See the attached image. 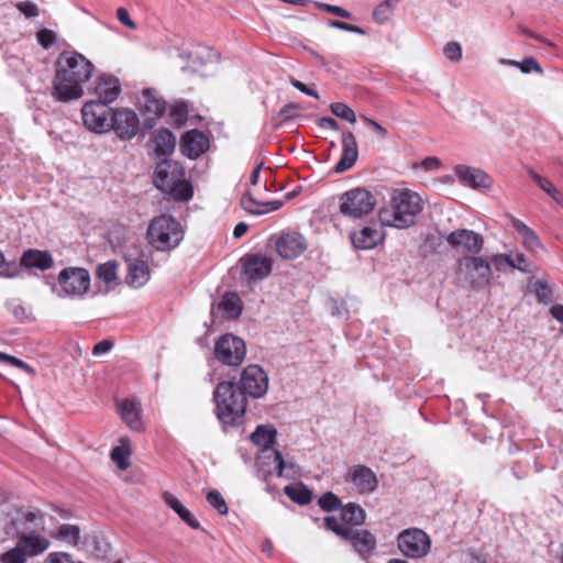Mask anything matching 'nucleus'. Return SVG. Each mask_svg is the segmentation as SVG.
I'll list each match as a JSON object with an SVG mask.
<instances>
[{
	"label": "nucleus",
	"instance_id": "obj_35",
	"mask_svg": "<svg viewBox=\"0 0 563 563\" xmlns=\"http://www.w3.org/2000/svg\"><path fill=\"white\" fill-rule=\"evenodd\" d=\"M341 519L351 526H362L366 519L365 510L355 503H347L341 507Z\"/></svg>",
	"mask_w": 563,
	"mask_h": 563
},
{
	"label": "nucleus",
	"instance_id": "obj_15",
	"mask_svg": "<svg viewBox=\"0 0 563 563\" xmlns=\"http://www.w3.org/2000/svg\"><path fill=\"white\" fill-rule=\"evenodd\" d=\"M443 238L452 249L463 253L478 254L484 246L483 235L468 229L454 230Z\"/></svg>",
	"mask_w": 563,
	"mask_h": 563
},
{
	"label": "nucleus",
	"instance_id": "obj_38",
	"mask_svg": "<svg viewBox=\"0 0 563 563\" xmlns=\"http://www.w3.org/2000/svg\"><path fill=\"white\" fill-rule=\"evenodd\" d=\"M218 307L231 319H238L243 310L242 300L235 292L225 294Z\"/></svg>",
	"mask_w": 563,
	"mask_h": 563
},
{
	"label": "nucleus",
	"instance_id": "obj_24",
	"mask_svg": "<svg viewBox=\"0 0 563 563\" xmlns=\"http://www.w3.org/2000/svg\"><path fill=\"white\" fill-rule=\"evenodd\" d=\"M93 92L97 97L95 101H102L109 106L121 92L119 79L111 75H101L97 79Z\"/></svg>",
	"mask_w": 563,
	"mask_h": 563
},
{
	"label": "nucleus",
	"instance_id": "obj_62",
	"mask_svg": "<svg viewBox=\"0 0 563 563\" xmlns=\"http://www.w3.org/2000/svg\"><path fill=\"white\" fill-rule=\"evenodd\" d=\"M361 118L369 128H372L379 135L380 139L387 137L388 132L380 123L366 115H362Z\"/></svg>",
	"mask_w": 563,
	"mask_h": 563
},
{
	"label": "nucleus",
	"instance_id": "obj_51",
	"mask_svg": "<svg viewBox=\"0 0 563 563\" xmlns=\"http://www.w3.org/2000/svg\"><path fill=\"white\" fill-rule=\"evenodd\" d=\"M0 362H4L18 368H21L30 375H34L35 373L34 369L22 360L2 352H0Z\"/></svg>",
	"mask_w": 563,
	"mask_h": 563
},
{
	"label": "nucleus",
	"instance_id": "obj_32",
	"mask_svg": "<svg viewBox=\"0 0 563 563\" xmlns=\"http://www.w3.org/2000/svg\"><path fill=\"white\" fill-rule=\"evenodd\" d=\"M277 430L273 424H260L251 434V441L261 450L273 448L276 442Z\"/></svg>",
	"mask_w": 563,
	"mask_h": 563
},
{
	"label": "nucleus",
	"instance_id": "obj_28",
	"mask_svg": "<svg viewBox=\"0 0 563 563\" xmlns=\"http://www.w3.org/2000/svg\"><path fill=\"white\" fill-rule=\"evenodd\" d=\"M128 274L126 284L132 287H142L150 279V268L147 263L142 258L126 260Z\"/></svg>",
	"mask_w": 563,
	"mask_h": 563
},
{
	"label": "nucleus",
	"instance_id": "obj_1",
	"mask_svg": "<svg viewBox=\"0 0 563 563\" xmlns=\"http://www.w3.org/2000/svg\"><path fill=\"white\" fill-rule=\"evenodd\" d=\"M93 64L77 52H63L56 60L52 97L59 102H69L84 96L82 84L93 73Z\"/></svg>",
	"mask_w": 563,
	"mask_h": 563
},
{
	"label": "nucleus",
	"instance_id": "obj_56",
	"mask_svg": "<svg viewBox=\"0 0 563 563\" xmlns=\"http://www.w3.org/2000/svg\"><path fill=\"white\" fill-rule=\"evenodd\" d=\"M300 110H301V107L298 103L290 102V103L285 104L279 110L278 114L286 121V120H291V119L297 118L299 115Z\"/></svg>",
	"mask_w": 563,
	"mask_h": 563
},
{
	"label": "nucleus",
	"instance_id": "obj_16",
	"mask_svg": "<svg viewBox=\"0 0 563 563\" xmlns=\"http://www.w3.org/2000/svg\"><path fill=\"white\" fill-rule=\"evenodd\" d=\"M111 130L120 140L129 141L139 133L140 119L133 110L126 108L113 110Z\"/></svg>",
	"mask_w": 563,
	"mask_h": 563
},
{
	"label": "nucleus",
	"instance_id": "obj_6",
	"mask_svg": "<svg viewBox=\"0 0 563 563\" xmlns=\"http://www.w3.org/2000/svg\"><path fill=\"white\" fill-rule=\"evenodd\" d=\"M340 212L350 219H362L376 207L375 196L366 188L356 187L343 192L339 198Z\"/></svg>",
	"mask_w": 563,
	"mask_h": 563
},
{
	"label": "nucleus",
	"instance_id": "obj_64",
	"mask_svg": "<svg viewBox=\"0 0 563 563\" xmlns=\"http://www.w3.org/2000/svg\"><path fill=\"white\" fill-rule=\"evenodd\" d=\"M113 346V343L110 340L99 341L92 349V353L95 355H101L109 352Z\"/></svg>",
	"mask_w": 563,
	"mask_h": 563
},
{
	"label": "nucleus",
	"instance_id": "obj_43",
	"mask_svg": "<svg viewBox=\"0 0 563 563\" xmlns=\"http://www.w3.org/2000/svg\"><path fill=\"white\" fill-rule=\"evenodd\" d=\"M395 2L385 0L380 2L373 11V19L376 23L383 24L389 20L393 14Z\"/></svg>",
	"mask_w": 563,
	"mask_h": 563
},
{
	"label": "nucleus",
	"instance_id": "obj_12",
	"mask_svg": "<svg viewBox=\"0 0 563 563\" xmlns=\"http://www.w3.org/2000/svg\"><path fill=\"white\" fill-rule=\"evenodd\" d=\"M460 273L465 274L472 288H482L492 279L490 263L482 256H463L459 261Z\"/></svg>",
	"mask_w": 563,
	"mask_h": 563
},
{
	"label": "nucleus",
	"instance_id": "obj_39",
	"mask_svg": "<svg viewBox=\"0 0 563 563\" xmlns=\"http://www.w3.org/2000/svg\"><path fill=\"white\" fill-rule=\"evenodd\" d=\"M117 271H118L117 262L108 261V262L99 264L97 266L96 276L98 279L104 282L106 284H110L117 279V277H118Z\"/></svg>",
	"mask_w": 563,
	"mask_h": 563
},
{
	"label": "nucleus",
	"instance_id": "obj_34",
	"mask_svg": "<svg viewBox=\"0 0 563 563\" xmlns=\"http://www.w3.org/2000/svg\"><path fill=\"white\" fill-rule=\"evenodd\" d=\"M163 499L190 528L198 529L200 527L199 521L173 494L165 492Z\"/></svg>",
	"mask_w": 563,
	"mask_h": 563
},
{
	"label": "nucleus",
	"instance_id": "obj_31",
	"mask_svg": "<svg viewBox=\"0 0 563 563\" xmlns=\"http://www.w3.org/2000/svg\"><path fill=\"white\" fill-rule=\"evenodd\" d=\"M152 142L157 156H168L175 150L176 136L168 129H159L153 133Z\"/></svg>",
	"mask_w": 563,
	"mask_h": 563
},
{
	"label": "nucleus",
	"instance_id": "obj_59",
	"mask_svg": "<svg viewBox=\"0 0 563 563\" xmlns=\"http://www.w3.org/2000/svg\"><path fill=\"white\" fill-rule=\"evenodd\" d=\"M518 67L520 68V70L523 74H529L532 70L538 71V73H542L541 66L539 65L537 59H534L533 57L525 58L521 63H519Z\"/></svg>",
	"mask_w": 563,
	"mask_h": 563
},
{
	"label": "nucleus",
	"instance_id": "obj_21",
	"mask_svg": "<svg viewBox=\"0 0 563 563\" xmlns=\"http://www.w3.org/2000/svg\"><path fill=\"white\" fill-rule=\"evenodd\" d=\"M256 464L265 475L275 473L278 477L284 476V470L287 466L282 453L274 448L260 450Z\"/></svg>",
	"mask_w": 563,
	"mask_h": 563
},
{
	"label": "nucleus",
	"instance_id": "obj_49",
	"mask_svg": "<svg viewBox=\"0 0 563 563\" xmlns=\"http://www.w3.org/2000/svg\"><path fill=\"white\" fill-rule=\"evenodd\" d=\"M323 523H324V527L328 530L332 531L333 533H335L340 538L343 539V537L346 536V531H347L349 527L340 523V521L338 520L336 517H334V516H327L323 519Z\"/></svg>",
	"mask_w": 563,
	"mask_h": 563
},
{
	"label": "nucleus",
	"instance_id": "obj_22",
	"mask_svg": "<svg viewBox=\"0 0 563 563\" xmlns=\"http://www.w3.org/2000/svg\"><path fill=\"white\" fill-rule=\"evenodd\" d=\"M342 153L340 161L334 167L335 173L341 174L351 169L358 158V146L354 134L351 131L342 133Z\"/></svg>",
	"mask_w": 563,
	"mask_h": 563
},
{
	"label": "nucleus",
	"instance_id": "obj_9",
	"mask_svg": "<svg viewBox=\"0 0 563 563\" xmlns=\"http://www.w3.org/2000/svg\"><path fill=\"white\" fill-rule=\"evenodd\" d=\"M397 545L406 558L421 559L429 553L431 539L423 530L409 528L398 534Z\"/></svg>",
	"mask_w": 563,
	"mask_h": 563
},
{
	"label": "nucleus",
	"instance_id": "obj_48",
	"mask_svg": "<svg viewBox=\"0 0 563 563\" xmlns=\"http://www.w3.org/2000/svg\"><path fill=\"white\" fill-rule=\"evenodd\" d=\"M242 208L251 214H265L266 210H262V202L253 198L251 194H245L241 198Z\"/></svg>",
	"mask_w": 563,
	"mask_h": 563
},
{
	"label": "nucleus",
	"instance_id": "obj_10",
	"mask_svg": "<svg viewBox=\"0 0 563 563\" xmlns=\"http://www.w3.org/2000/svg\"><path fill=\"white\" fill-rule=\"evenodd\" d=\"M113 109L102 101H88L82 106L81 117L85 126L95 133L111 130Z\"/></svg>",
	"mask_w": 563,
	"mask_h": 563
},
{
	"label": "nucleus",
	"instance_id": "obj_5",
	"mask_svg": "<svg viewBox=\"0 0 563 563\" xmlns=\"http://www.w3.org/2000/svg\"><path fill=\"white\" fill-rule=\"evenodd\" d=\"M148 243L157 251H170L183 241L184 232L180 223L170 214H161L150 222L147 228Z\"/></svg>",
	"mask_w": 563,
	"mask_h": 563
},
{
	"label": "nucleus",
	"instance_id": "obj_36",
	"mask_svg": "<svg viewBox=\"0 0 563 563\" xmlns=\"http://www.w3.org/2000/svg\"><path fill=\"white\" fill-rule=\"evenodd\" d=\"M284 493L291 501L300 506H306L312 500L311 490L301 482L285 486Z\"/></svg>",
	"mask_w": 563,
	"mask_h": 563
},
{
	"label": "nucleus",
	"instance_id": "obj_23",
	"mask_svg": "<svg viewBox=\"0 0 563 563\" xmlns=\"http://www.w3.org/2000/svg\"><path fill=\"white\" fill-rule=\"evenodd\" d=\"M142 99V110L148 115L143 124L145 129H152L155 125V120L165 113L166 102L157 97L152 89L144 90Z\"/></svg>",
	"mask_w": 563,
	"mask_h": 563
},
{
	"label": "nucleus",
	"instance_id": "obj_46",
	"mask_svg": "<svg viewBox=\"0 0 563 563\" xmlns=\"http://www.w3.org/2000/svg\"><path fill=\"white\" fill-rule=\"evenodd\" d=\"M188 107L185 102H177L172 106L169 117L175 125L183 126L187 121Z\"/></svg>",
	"mask_w": 563,
	"mask_h": 563
},
{
	"label": "nucleus",
	"instance_id": "obj_2",
	"mask_svg": "<svg viewBox=\"0 0 563 563\" xmlns=\"http://www.w3.org/2000/svg\"><path fill=\"white\" fill-rule=\"evenodd\" d=\"M422 210L423 201L417 192L407 188L394 189L388 203L379 209L378 216L384 225L407 229L417 223Z\"/></svg>",
	"mask_w": 563,
	"mask_h": 563
},
{
	"label": "nucleus",
	"instance_id": "obj_41",
	"mask_svg": "<svg viewBox=\"0 0 563 563\" xmlns=\"http://www.w3.org/2000/svg\"><path fill=\"white\" fill-rule=\"evenodd\" d=\"M490 267H495L497 271H503L505 266H509L514 269H518L522 273H530V269L517 265L509 254H496L490 260Z\"/></svg>",
	"mask_w": 563,
	"mask_h": 563
},
{
	"label": "nucleus",
	"instance_id": "obj_27",
	"mask_svg": "<svg viewBox=\"0 0 563 563\" xmlns=\"http://www.w3.org/2000/svg\"><path fill=\"white\" fill-rule=\"evenodd\" d=\"M15 538L31 558L44 553L51 545V541L44 536V532L34 531L15 536Z\"/></svg>",
	"mask_w": 563,
	"mask_h": 563
},
{
	"label": "nucleus",
	"instance_id": "obj_17",
	"mask_svg": "<svg viewBox=\"0 0 563 563\" xmlns=\"http://www.w3.org/2000/svg\"><path fill=\"white\" fill-rule=\"evenodd\" d=\"M343 540L347 541L353 550L365 560L373 554L377 545L374 533L366 529H355L353 527H349Z\"/></svg>",
	"mask_w": 563,
	"mask_h": 563
},
{
	"label": "nucleus",
	"instance_id": "obj_3",
	"mask_svg": "<svg viewBox=\"0 0 563 563\" xmlns=\"http://www.w3.org/2000/svg\"><path fill=\"white\" fill-rule=\"evenodd\" d=\"M214 413L224 429L244 422L247 407L246 395L234 382H221L213 391Z\"/></svg>",
	"mask_w": 563,
	"mask_h": 563
},
{
	"label": "nucleus",
	"instance_id": "obj_37",
	"mask_svg": "<svg viewBox=\"0 0 563 563\" xmlns=\"http://www.w3.org/2000/svg\"><path fill=\"white\" fill-rule=\"evenodd\" d=\"M80 533H81V530H80L79 526L63 523L57 527L53 537L58 541H62L64 543L76 547L79 543Z\"/></svg>",
	"mask_w": 563,
	"mask_h": 563
},
{
	"label": "nucleus",
	"instance_id": "obj_7",
	"mask_svg": "<svg viewBox=\"0 0 563 563\" xmlns=\"http://www.w3.org/2000/svg\"><path fill=\"white\" fill-rule=\"evenodd\" d=\"M5 533L20 536L29 532H45V518L42 510L22 506L14 509L10 521L5 526Z\"/></svg>",
	"mask_w": 563,
	"mask_h": 563
},
{
	"label": "nucleus",
	"instance_id": "obj_63",
	"mask_svg": "<svg viewBox=\"0 0 563 563\" xmlns=\"http://www.w3.org/2000/svg\"><path fill=\"white\" fill-rule=\"evenodd\" d=\"M317 123L318 126L322 129H330L332 131H338L340 129L339 123L331 117L319 118Z\"/></svg>",
	"mask_w": 563,
	"mask_h": 563
},
{
	"label": "nucleus",
	"instance_id": "obj_19",
	"mask_svg": "<svg viewBox=\"0 0 563 563\" xmlns=\"http://www.w3.org/2000/svg\"><path fill=\"white\" fill-rule=\"evenodd\" d=\"M454 173L463 186L473 189H489L493 185L490 176L479 168L457 165L454 168Z\"/></svg>",
	"mask_w": 563,
	"mask_h": 563
},
{
	"label": "nucleus",
	"instance_id": "obj_53",
	"mask_svg": "<svg viewBox=\"0 0 563 563\" xmlns=\"http://www.w3.org/2000/svg\"><path fill=\"white\" fill-rule=\"evenodd\" d=\"M38 44L47 49L56 42V33L49 29L40 30L36 33Z\"/></svg>",
	"mask_w": 563,
	"mask_h": 563
},
{
	"label": "nucleus",
	"instance_id": "obj_55",
	"mask_svg": "<svg viewBox=\"0 0 563 563\" xmlns=\"http://www.w3.org/2000/svg\"><path fill=\"white\" fill-rule=\"evenodd\" d=\"M15 8L27 19L38 15L40 10L32 1H21L15 4Z\"/></svg>",
	"mask_w": 563,
	"mask_h": 563
},
{
	"label": "nucleus",
	"instance_id": "obj_50",
	"mask_svg": "<svg viewBox=\"0 0 563 563\" xmlns=\"http://www.w3.org/2000/svg\"><path fill=\"white\" fill-rule=\"evenodd\" d=\"M534 290L540 302L548 303L552 300L553 290L545 282L537 280L534 283Z\"/></svg>",
	"mask_w": 563,
	"mask_h": 563
},
{
	"label": "nucleus",
	"instance_id": "obj_4",
	"mask_svg": "<svg viewBox=\"0 0 563 563\" xmlns=\"http://www.w3.org/2000/svg\"><path fill=\"white\" fill-rule=\"evenodd\" d=\"M153 183L164 194L177 201H188L192 198V185L186 180L183 165L176 161L164 159L156 165Z\"/></svg>",
	"mask_w": 563,
	"mask_h": 563
},
{
	"label": "nucleus",
	"instance_id": "obj_57",
	"mask_svg": "<svg viewBox=\"0 0 563 563\" xmlns=\"http://www.w3.org/2000/svg\"><path fill=\"white\" fill-rule=\"evenodd\" d=\"M74 562V558L70 553L68 552H51L44 563H73Z\"/></svg>",
	"mask_w": 563,
	"mask_h": 563
},
{
	"label": "nucleus",
	"instance_id": "obj_42",
	"mask_svg": "<svg viewBox=\"0 0 563 563\" xmlns=\"http://www.w3.org/2000/svg\"><path fill=\"white\" fill-rule=\"evenodd\" d=\"M31 558L25 550L20 545V543L16 541V544L14 548L10 549L9 551L4 552L1 555V562L2 563H25L27 559Z\"/></svg>",
	"mask_w": 563,
	"mask_h": 563
},
{
	"label": "nucleus",
	"instance_id": "obj_29",
	"mask_svg": "<svg viewBox=\"0 0 563 563\" xmlns=\"http://www.w3.org/2000/svg\"><path fill=\"white\" fill-rule=\"evenodd\" d=\"M20 265L26 268L46 271L53 267L54 260L48 251L30 249L22 254Z\"/></svg>",
	"mask_w": 563,
	"mask_h": 563
},
{
	"label": "nucleus",
	"instance_id": "obj_20",
	"mask_svg": "<svg viewBox=\"0 0 563 563\" xmlns=\"http://www.w3.org/2000/svg\"><path fill=\"white\" fill-rule=\"evenodd\" d=\"M209 139L199 130H190L180 139V152L190 159H196L209 148Z\"/></svg>",
	"mask_w": 563,
	"mask_h": 563
},
{
	"label": "nucleus",
	"instance_id": "obj_44",
	"mask_svg": "<svg viewBox=\"0 0 563 563\" xmlns=\"http://www.w3.org/2000/svg\"><path fill=\"white\" fill-rule=\"evenodd\" d=\"M330 110L335 117H338L344 121H347L349 123L353 124L356 122L355 112L344 102L331 103Z\"/></svg>",
	"mask_w": 563,
	"mask_h": 563
},
{
	"label": "nucleus",
	"instance_id": "obj_30",
	"mask_svg": "<svg viewBox=\"0 0 563 563\" xmlns=\"http://www.w3.org/2000/svg\"><path fill=\"white\" fill-rule=\"evenodd\" d=\"M350 240L352 245L357 250H371L374 249L382 240L379 231L371 227H363L358 231L350 233Z\"/></svg>",
	"mask_w": 563,
	"mask_h": 563
},
{
	"label": "nucleus",
	"instance_id": "obj_8",
	"mask_svg": "<svg viewBox=\"0 0 563 563\" xmlns=\"http://www.w3.org/2000/svg\"><path fill=\"white\" fill-rule=\"evenodd\" d=\"M245 355V342L232 333L221 335L214 344V356L223 365L236 367L242 364Z\"/></svg>",
	"mask_w": 563,
	"mask_h": 563
},
{
	"label": "nucleus",
	"instance_id": "obj_13",
	"mask_svg": "<svg viewBox=\"0 0 563 563\" xmlns=\"http://www.w3.org/2000/svg\"><path fill=\"white\" fill-rule=\"evenodd\" d=\"M242 277L250 284H257L268 277L273 271L272 258L260 253H247L241 260Z\"/></svg>",
	"mask_w": 563,
	"mask_h": 563
},
{
	"label": "nucleus",
	"instance_id": "obj_11",
	"mask_svg": "<svg viewBox=\"0 0 563 563\" xmlns=\"http://www.w3.org/2000/svg\"><path fill=\"white\" fill-rule=\"evenodd\" d=\"M59 296L82 297L90 288L89 272L81 267H66L58 274Z\"/></svg>",
	"mask_w": 563,
	"mask_h": 563
},
{
	"label": "nucleus",
	"instance_id": "obj_52",
	"mask_svg": "<svg viewBox=\"0 0 563 563\" xmlns=\"http://www.w3.org/2000/svg\"><path fill=\"white\" fill-rule=\"evenodd\" d=\"M443 54L451 62H460L462 58V46L457 42H449L443 47Z\"/></svg>",
	"mask_w": 563,
	"mask_h": 563
},
{
	"label": "nucleus",
	"instance_id": "obj_26",
	"mask_svg": "<svg viewBox=\"0 0 563 563\" xmlns=\"http://www.w3.org/2000/svg\"><path fill=\"white\" fill-rule=\"evenodd\" d=\"M119 412L126 426L133 431H142L144 429L141 419V402L135 399H124L119 404Z\"/></svg>",
	"mask_w": 563,
	"mask_h": 563
},
{
	"label": "nucleus",
	"instance_id": "obj_60",
	"mask_svg": "<svg viewBox=\"0 0 563 563\" xmlns=\"http://www.w3.org/2000/svg\"><path fill=\"white\" fill-rule=\"evenodd\" d=\"M541 189L549 195L555 202L563 203V195L556 189L550 180L542 184Z\"/></svg>",
	"mask_w": 563,
	"mask_h": 563
},
{
	"label": "nucleus",
	"instance_id": "obj_40",
	"mask_svg": "<svg viewBox=\"0 0 563 563\" xmlns=\"http://www.w3.org/2000/svg\"><path fill=\"white\" fill-rule=\"evenodd\" d=\"M121 445L115 446L111 451V460L117 464V466L124 471L129 467V456L131 454L129 448L124 446V443H128L126 439L120 440Z\"/></svg>",
	"mask_w": 563,
	"mask_h": 563
},
{
	"label": "nucleus",
	"instance_id": "obj_58",
	"mask_svg": "<svg viewBox=\"0 0 563 563\" xmlns=\"http://www.w3.org/2000/svg\"><path fill=\"white\" fill-rule=\"evenodd\" d=\"M8 309L20 321H24V320L29 319V313H27L26 309L19 302H15V301L8 302Z\"/></svg>",
	"mask_w": 563,
	"mask_h": 563
},
{
	"label": "nucleus",
	"instance_id": "obj_54",
	"mask_svg": "<svg viewBox=\"0 0 563 563\" xmlns=\"http://www.w3.org/2000/svg\"><path fill=\"white\" fill-rule=\"evenodd\" d=\"M314 5L318 8V9H321L325 12H329V13H332L336 16H340V18H344V19H351L352 18V14L351 12H349L347 10L341 8V7H338V5H333V4H329V3H324V2H314Z\"/></svg>",
	"mask_w": 563,
	"mask_h": 563
},
{
	"label": "nucleus",
	"instance_id": "obj_14",
	"mask_svg": "<svg viewBox=\"0 0 563 563\" xmlns=\"http://www.w3.org/2000/svg\"><path fill=\"white\" fill-rule=\"evenodd\" d=\"M240 384L241 387L239 388L245 395L253 398H261L267 393L268 376L261 366L252 364L242 371Z\"/></svg>",
	"mask_w": 563,
	"mask_h": 563
},
{
	"label": "nucleus",
	"instance_id": "obj_18",
	"mask_svg": "<svg viewBox=\"0 0 563 563\" xmlns=\"http://www.w3.org/2000/svg\"><path fill=\"white\" fill-rule=\"evenodd\" d=\"M275 249L282 258L294 260L306 251L307 244L300 233L286 232L276 238Z\"/></svg>",
	"mask_w": 563,
	"mask_h": 563
},
{
	"label": "nucleus",
	"instance_id": "obj_47",
	"mask_svg": "<svg viewBox=\"0 0 563 563\" xmlns=\"http://www.w3.org/2000/svg\"><path fill=\"white\" fill-rule=\"evenodd\" d=\"M207 501L213 507L220 515H227L229 511L228 505L223 496L216 489L208 492Z\"/></svg>",
	"mask_w": 563,
	"mask_h": 563
},
{
	"label": "nucleus",
	"instance_id": "obj_45",
	"mask_svg": "<svg viewBox=\"0 0 563 563\" xmlns=\"http://www.w3.org/2000/svg\"><path fill=\"white\" fill-rule=\"evenodd\" d=\"M318 505L323 511L331 512L341 509L342 501L335 494L328 492L318 499Z\"/></svg>",
	"mask_w": 563,
	"mask_h": 563
},
{
	"label": "nucleus",
	"instance_id": "obj_25",
	"mask_svg": "<svg viewBox=\"0 0 563 563\" xmlns=\"http://www.w3.org/2000/svg\"><path fill=\"white\" fill-rule=\"evenodd\" d=\"M350 478L360 494H371L377 486L378 481L375 473L366 466H355L350 471Z\"/></svg>",
	"mask_w": 563,
	"mask_h": 563
},
{
	"label": "nucleus",
	"instance_id": "obj_33",
	"mask_svg": "<svg viewBox=\"0 0 563 563\" xmlns=\"http://www.w3.org/2000/svg\"><path fill=\"white\" fill-rule=\"evenodd\" d=\"M511 224L515 231L522 236L523 245L527 250L536 252L539 249H543L541 240L537 233L526 223L519 219L511 218Z\"/></svg>",
	"mask_w": 563,
	"mask_h": 563
},
{
	"label": "nucleus",
	"instance_id": "obj_61",
	"mask_svg": "<svg viewBox=\"0 0 563 563\" xmlns=\"http://www.w3.org/2000/svg\"><path fill=\"white\" fill-rule=\"evenodd\" d=\"M117 18L126 27H129L131 30L136 29V23L131 19L130 13L125 8H123V7L118 8Z\"/></svg>",
	"mask_w": 563,
	"mask_h": 563
}]
</instances>
